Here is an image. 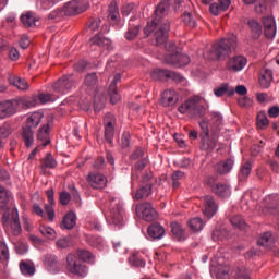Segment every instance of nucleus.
<instances>
[{"instance_id":"0e129e2a","label":"nucleus","mask_w":279,"mask_h":279,"mask_svg":"<svg viewBox=\"0 0 279 279\" xmlns=\"http://www.w3.org/2000/svg\"><path fill=\"white\" fill-rule=\"evenodd\" d=\"M71 202V194L69 192H60L59 194V203L62 206H68V204Z\"/></svg>"},{"instance_id":"de8ad7c7","label":"nucleus","mask_w":279,"mask_h":279,"mask_svg":"<svg viewBox=\"0 0 279 279\" xmlns=\"http://www.w3.org/2000/svg\"><path fill=\"white\" fill-rule=\"evenodd\" d=\"M187 226L193 232H199L204 228V220L199 217L192 218L189 220Z\"/></svg>"},{"instance_id":"8fccbe9b","label":"nucleus","mask_w":279,"mask_h":279,"mask_svg":"<svg viewBox=\"0 0 279 279\" xmlns=\"http://www.w3.org/2000/svg\"><path fill=\"white\" fill-rule=\"evenodd\" d=\"M65 13H64V9H56L52 12L49 13L48 19L49 21H53L54 23H58V21H62V19H64Z\"/></svg>"},{"instance_id":"393cba45","label":"nucleus","mask_w":279,"mask_h":279,"mask_svg":"<svg viewBox=\"0 0 279 279\" xmlns=\"http://www.w3.org/2000/svg\"><path fill=\"white\" fill-rule=\"evenodd\" d=\"M106 107V89H101L100 93L96 92L94 96V110L95 112H101Z\"/></svg>"},{"instance_id":"3c124183","label":"nucleus","mask_w":279,"mask_h":279,"mask_svg":"<svg viewBox=\"0 0 279 279\" xmlns=\"http://www.w3.org/2000/svg\"><path fill=\"white\" fill-rule=\"evenodd\" d=\"M172 189H180V180H184V172L177 170L171 175Z\"/></svg>"},{"instance_id":"f3484780","label":"nucleus","mask_w":279,"mask_h":279,"mask_svg":"<svg viewBox=\"0 0 279 279\" xmlns=\"http://www.w3.org/2000/svg\"><path fill=\"white\" fill-rule=\"evenodd\" d=\"M247 65V59L243 56H235L231 58L227 64L229 71H243L245 66Z\"/></svg>"},{"instance_id":"2f4dec72","label":"nucleus","mask_w":279,"mask_h":279,"mask_svg":"<svg viewBox=\"0 0 279 279\" xmlns=\"http://www.w3.org/2000/svg\"><path fill=\"white\" fill-rule=\"evenodd\" d=\"M148 235L150 239H162L165 236V228L160 223L155 222L148 227Z\"/></svg>"},{"instance_id":"052dcab7","label":"nucleus","mask_w":279,"mask_h":279,"mask_svg":"<svg viewBox=\"0 0 279 279\" xmlns=\"http://www.w3.org/2000/svg\"><path fill=\"white\" fill-rule=\"evenodd\" d=\"M58 98L57 94H39L38 95V99L39 101H41V104H49V101H56V99Z\"/></svg>"},{"instance_id":"ea45409f","label":"nucleus","mask_w":279,"mask_h":279,"mask_svg":"<svg viewBox=\"0 0 279 279\" xmlns=\"http://www.w3.org/2000/svg\"><path fill=\"white\" fill-rule=\"evenodd\" d=\"M250 173H252V162L246 161L240 169L239 181L244 182V180H247V178H250Z\"/></svg>"},{"instance_id":"a211bd4d","label":"nucleus","mask_w":279,"mask_h":279,"mask_svg":"<svg viewBox=\"0 0 279 279\" xmlns=\"http://www.w3.org/2000/svg\"><path fill=\"white\" fill-rule=\"evenodd\" d=\"M217 203L215 202V198L213 196H205L204 197V215L205 217H208V219H211V217H215L217 210H218Z\"/></svg>"},{"instance_id":"c03bdc74","label":"nucleus","mask_w":279,"mask_h":279,"mask_svg":"<svg viewBox=\"0 0 279 279\" xmlns=\"http://www.w3.org/2000/svg\"><path fill=\"white\" fill-rule=\"evenodd\" d=\"M182 21L187 27H197V20L195 15L191 12H184L182 15Z\"/></svg>"},{"instance_id":"5fc2aeb1","label":"nucleus","mask_w":279,"mask_h":279,"mask_svg":"<svg viewBox=\"0 0 279 279\" xmlns=\"http://www.w3.org/2000/svg\"><path fill=\"white\" fill-rule=\"evenodd\" d=\"M0 260L1 263H8L10 260V251L5 242H0Z\"/></svg>"},{"instance_id":"a18cd8bd","label":"nucleus","mask_w":279,"mask_h":279,"mask_svg":"<svg viewBox=\"0 0 279 279\" xmlns=\"http://www.w3.org/2000/svg\"><path fill=\"white\" fill-rule=\"evenodd\" d=\"M129 263L132 267H145V259L138 254L134 253L129 257Z\"/></svg>"},{"instance_id":"473e14b6","label":"nucleus","mask_w":279,"mask_h":279,"mask_svg":"<svg viewBox=\"0 0 279 279\" xmlns=\"http://www.w3.org/2000/svg\"><path fill=\"white\" fill-rule=\"evenodd\" d=\"M228 8H230V0H218V3H213L210 5V12L217 16L219 12H226Z\"/></svg>"},{"instance_id":"c9c22d12","label":"nucleus","mask_w":279,"mask_h":279,"mask_svg":"<svg viewBox=\"0 0 279 279\" xmlns=\"http://www.w3.org/2000/svg\"><path fill=\"white\" fill-rule=\"evenodd\" d=\"M272 80L274 74L271 73V70H264L260 73L259 86H262V88H267L268 86H271Z\"/></svg>"},{"instance_id":"5701e85b","label":"nucleus","mask_w":279,"mask_h":279,"mask_svg":"<svg viewBox=\"0 0 279 279\" xmlns=\"http://www.w3.org/2000/svg\"><path fill=\"white\" fill-rule=\"evenodd\" d=\"M44 265L50 274H58L60 271V263H58L56 255H46Z\"/></svg>"},{"instance_id":"6ab92c4d","label":"nucleus","mask_w":279,"mask_h":279,"mask_svg":"<svg viewBox=\"0 0 279 279\" xmlns=\"http://www.w3.org/2000/svg\"><path fill=\"white\" fill-rule=\"evenodd\" d=\"M211 191L217 197H221L222 199L232 195V189H230L228 183H216L211 186Z\"/></svg>"},{"instance_id":"aec40b11","label":"nucleus","mask_w":279,"mask_h":279,"mask_svg":"<svg viewBox=\"0 0 279 279\" xmlns=\"http://www.w3.org/2000/svg\"><path fill=\"white\" fill-rule=\"evenodd\" d=\"M175 101H178V94L173 89H167L161 94L160 104L165 108H169V106H174Z\"/></svg>"},{"instance_id":"864d4df0","label":"nucleus","mask_w":279,"mask_h":279,"mask_svg":"<svg viewBox=\"0 0 279 279\" xmlns=\"http://www.w3.org/2000/svg\"><path fill=\"white\" fill-rule=\"evenodd\" d=\"M181 53L178 52V50H175L174 52H169L166 56V62L167 64H172V66H178V62H179V58H180Z\"/></svg>"},{"instance_id":"f8f14e48","label":"nucleus","mask_w":279,"mask_h":279,"mask_svg":"<svg viewBox=\"0 0 279 279\" xmlns=\"http://www.w3.org/2000/svg\"><path fill=\"white\" fill-rule=\"evenodd\" d=\"M117 123V119L112 113H108L104 119L105 124V140L107 143L112 145V141L114 140V125Z\"/></svg>"},{"instance_id":"4c0bfd02","label":"nucleus","mask_w":279,"mask_h":279,"mask_svg":"<svg viewBox=\"0 0 279 279\" xmlns=\"http://www.w3.org/2000/svg\"><path fill=\"white\" fill-rule=\"evenodd\" d=\"M20 270L22 271L23 276H34V274H36V266H34V263L21 262Z\"/></svg>"},{"instance_id":"49530a36","label":"nucleus","mask_w":279,"mask_h":279,"mask_svg":"<svg viewBox=\"0 0 279 279\" xmlns=\"http://www.w3.org/2000/svg\"><path fill=\"white\" fill-rule=\"evenodd\" d=\"M58 167V162L53 158V156L48 153L43 160L41 169H56Z\"/></svg>"},{"instance_id":"20e7f679","label":"nucleus","mask_w":279,"mask_h":279,"mask_svg":"<svg viewBox=\"0 0 279 279\" xmlns=\"http://www.w3.org/2000/svg\"><path fill=\"white\" fill-rule=\"evenodd\" d=\"M43 121V113L34 112L26 119V126L22 129V141L25 147L34 145V128H38Z\"/></svg>"},{"instance_id":"f03ea898","label":"nucleus","mask_w":279,"mask_h":279,"mask_svg":"<svg viewBox=\"0 0 279 279\" xmlns=\"http://www.w3.org/2000/svg\"><path fill=\"white\" fill-rule=\"evenodd\" d=\"M234 49H236V35L229 34L211 46L209 56H206V58L208 60H221V58L230 56Z\"/></svg>"},{"instance_id":"f257e3e1","label":"nucleus","mask_w":279,"mask_h":279,"mask_svg":"<svg viewBox=\"0 0 279 279\" xmlns=\"http://www.w3.org/2000/svg\"><path fill=\"white\" fill-rule=\"evenodd\" d=\"M170 8V0H161L155 8L151 22H148L144 28L145 36H149L155 32L156 45H165L167 38H169L171 23L167 19V14H169Z\"/></svg>"},{"instance_id":"774afa93","label":"nucleus","mask_w":279,"mask_h":279,"mask_svg":"<svg viewBox=\"0 0 279 279\" xmlns=\"http://www.w3.org/2000/svg\"><path fill=\"white\" fill-rule=\"evenodd\" d=\"M228 93V84L223 83L220 87L214 89L216 97H223Z\"/></svg>"},{"instance_id":"dca6fc26","label":"nucleus","mask_w":279,"mask_h":279,"mask_svg":"<svg viewBox=\"0 0 279 279\" xmlns=\"http://www.w3.org/2000/svg\"><path fill=\"white\" fill-rule=\"evenodd\" d=\"M264 34L266 38L271 39L276 37V20L274 16L263 17Z\"/></svg>"},{"instance_id":"9d476101","label":"nucleus","mask_w":279,"mask_h":279,"mask_svg":"<svg viewBox=\"0 0 279 279\" xmlns=\"http://www.w3.org/2000/svg\"><path fill=\"white\" fill-rule=\"evenodd\" d=\"M201 149L202 151H214L219 143V133L217 132H206L201 133Z\"/></svg>"},{"instance_id":"6e6552de","label":"nucleus","mask_w":279,"mask_h":279,"mask_svg":"<svg viewBox=\"0 0 279 279\" xmlns=\"http://www.w3.org/2000/svg\"><path fill=\"white\" fill-rule=\"evenodd\" d=\"M66 269L70 274L74 276H86L88 274V268L86 265L82 264V260L75 254H69L66 257Z\"/></svg>"},{"instance_id":"338daca9","label":"nucleus","mask_w":279,"mask_h":279,"mask_svg":"<svg viewBox=\"0 0 279 279\" xmlns=\"http://www.w3.org/2000/svg\"><path fill=\"white\" fill-rule=\"evenodd\" d=\"M234 279H250V272L244 268H238L235 270Z\"/></svg>"},{"instance_id":"7c9ffc66","label":"nucleus","mask_w":279,"mask_h":279,"mask_svg":"<svg viewBox=\"0 0 279 279\" xmlns=\"http://www.w3.org/2000/svg\"><path fill=\"white\" fill-rule=\"evenodd\" d=\"M37 141H39L41 147H47L49 143H51V140L49 138V126L48 124L44 125L38 130L37 133Z\"/></svg>"},{"instance_id":"bf43d9fd","label":"nucleus","mask_w":279,"mask_h":279,"mask_svg":"<svg viewBox=\"0 0 279 279\" xmlns=\"http://www.w3.org/2000/svg\"><path fill=\"white\" fill-rule=\"evenodd\" d=\"M58 1L60 0H39L37 2V8H40V10H49V8H53Z\"/></svg>"},{"instance_id":"4468645a","label":"nucleus","mask_w":279,"mask_h":279,"mask_svg":"<svg viewBox=\"0 0 279 279\" xmlns=\"http://www.w3.org/2000/svg\"><path fill=\"white\" fill-rule=\"evenodd\" d=\"M148 162L149 161L147 160V158H142L141 160H138L131 170V180H138L141 175L143 179V175H145L146 173H151V171L149 170L145 171V167H147Z\"/></svg>"},{"instance_id":"680f3d73","label":"nucleus","mask_w":279,"mask_h":279,"mask_svg":"<svg viewBox=\"0 0 279 279\" xmlns=\"http://www.w3.org/2000/svg\"><path fill=\"white\" fill-rule=\"evenodd\" d=\"M39 232H41L46 239H54L56 236V230H53L51 227H41Z\"/></svg>"},{"instance_id":"c85d7f7f","label":"nucleus","mask_w":279,"mask_h":279,"mask_svg":"<svg viewBox=\"0 0 279 279\" xmlns=\"http://www.w3.org/2000/svg\"><path fill=\"white\" fill-rule=\"evenodd\" d=\"M232 167H234V161L232 159H227L217 163L215 166V171H217L220 175H226L229 171H232Z\"/></svg>"},{"instance_id":"603ef678","label":"nucleus","mask_w":279,"mask_h":279,"mask_svg":"<svg viewBox=\"0 0 279 279\" xmlns=\"http://www.w3.org/2000/svg\"><path fill=\"white\" fill-rule=\"evenodd\" d=\"M98 80L97 73H89L85 76L84 85L87 86V88H93L97 86Z\"/></svg>"},{"instance_id":"72a5a7b5","label":"nucleus","mask_w":279,"mask_h":279,"mask_svg":"<svg viewBox=\"0 0 279 279\" xmlns=\"http://www.w3.org/2000/svg\"><path fill=\"white\" fill-rule=\"evenodd\" d=\"M37 21L38 17L36 16V13L33 12H26L21 16V22L23 23L24 27H36Z\"/></svg>"},{"instance_id":"39448f33","label":"nucleus","mask_w":279,"mask_h":279,"mask_svg":"<svg viewBox=\"0 0 279 279\" xmlns=\"http://www.w3.org/2000/svg\"><path fill=\"white\" fill-rule=\"evenodd\" d=\"M178 111L181 114H189L190 117H204L206 114V107L199 104V97H194L187 99L184 104H182Z\"/></svg>"},{"instance_id":"37998d69","label":"nucleus","mask_w":279,"mask_h":279,"mask_svg":"<svg viewBox=\"0 0 279 279\" xmlns=\"http://www.w3.org/2000/svg\"><path fill=\"white\" fill-rule=\"evenodd\" d=\"M169 70L155 69L150 73L153 80H157L159 82H165V80H169Z\"/></svg>"},{"instance_id":"2eb2a0df","label":"nucleus","mask_w":279,"mask_h":279,"mask_svg":"<svg viewBox=\"0 0 279 279\" xmlns=\"http://www.w3.org/2000/svg\"><path fill=\"white\" fill-rule=\"evenodd\" d=\"M87 180L92 189H106V184H108V180L101 173H89Z\"/></svg>"},{"instance_id":"412c9836","label":"nucleus","mask_w":279,"mask_h":279,"mask_svg":"<svg viewBox=\"0 0 279 279\" xmlns=\"http://www.w3.org/2000/svg\"><path fill=\"white\" fill-rule=\"evenodd\" d=\"M119 82H121V74H116L109 86V97L111 104H117L121 99V95H119V92H117V84H119Z\"/></svg>"},{"instance_id":"7ed1b4c3","label":"nucleus","mask_w":279,"mask_h":279,"mask_svg":"<svg viewBox=\"0 0 279 279\" xmlns=\"http://www.w3.org/2000/svg\"><path fill=\"white\" fill-rule=\"evenodd\" d=\"M111 208L106 216L108 223H112L117 228H123L125 226V209H123V201L119 197L110 196Z\"/></svg>"},{"instance_id":"f704fd0d","label":"nucleus","mask_w":279,"mask_h":279,"mask_svg":"<svg viewBox=\"0 0 279 279\" xmlns=\"http://www.w3.org/2000/svg\"><path fill=\"white\" fill-rule=\"evenodd\" d=\"M170 228H171V232H172L174 239H177V241H184V239H186V231H184V229H182V226H180V223L172 222L170 225Z\"/></svg>"},{"instance_id":"a878e982","label":"nucleus","mask_w":279,"mask_h":279,"mask_svg":"<svg viewBox=\"0 0 279 279\" xmlns=\"http://www.w3.org/2000/svg\"><path fill=\"white\" fill-rule=\"evenodd\" d=\"M47 197L49 205H45V210L49 221H53V218L56 217V211H53V207H51L56 205V199H53V189L47 191Z\"/></svg>"},{"instance_id":"e2e57ef3","label":"nucleus","mask_w":279,"mask_h":279,"mask_svg":"<svg viewBox=\"0 0 279 279\" xmlns=\"http://www.w3.org/2000/svg\"><path fill=\"white\" fill-rule=\"evenodd\" d=\"M226 230L225 229H216L213 232L211 239L213 241H222V239H226Z\"/></svg>"},{"instance_id":"6e6d98bb","label":"nucleus","mask_w":279,"mask_h":279,"mask_svg":"<svg viewBox=\"0 0 279 279\" xmlns=\"http://www.w3.org/2000/svg\"><path fill=\"white\" fill-rule=\"evenodd\" d=\"M77 256L84 263H94V260H95L94 257H93V254L89 253L86 250H78L77 251Z\"/></svg>"},{"instance_id":"69168bd1","label":"nucleus","mask_w":279,"mask_h":279,"mask_svg":"<svg viewBox=\"0 0 279 279\" xmlns=\"http://www.w3.org/2000/svg\"><path fill=\"white\" fill-rule=\"evenodd\" d=\"M217 279H230V268H219L217 271Z\"/></svg>"},{"instance_id":"9b49d317","label":"nucleus","mask_w":279,"mask_h":279,"mask_svg":"<svg viewBox=\"0 0 279 279\" xmlns=\"http://www.w3.org/2000/svg\"><path fill=\"white\" fill-rule=\"evenodd\" d=\"M136 213L137 215H141L142 219L144 221H154L156 217H158V213L156 209L151 206L150 203H142L136 206Z\"/></svg>"},{"instance_id":"1a4fd4ad","label":"nucleus","mask_w":279,"mask_h":279,"mask_svg":"<svg viewBox=\"0 0 279 279\" xmlns=\"http://www.w3.org/2000/svg\"><path fill=\"white\" fill-rule=\"evenodd\" d=\"M88 10L87 0H72L63 7L65 16H75V14H82Z\"/></svg>"},{"instance_id":"0eeeda50","label":"nucleus","mask_w":279,"mask_h":279,"mask_svg":"<svg viewBox=\"0 0 279 279\" xmlns=\"http://www.w3.org/2000/svg\"><path fill=\"white\" fill-rule=\"evenodd\" d=\"M76 84L77 81H75L73 75L63 76L52 85V90L54 94L58 95V97H60V95H64L66 93H70V90H73Z\"/></svg>"},{"instance_id":"bb28decb","label":"nucleus","mask_w":279,"mask_h":279,"mask_svg":"<svg viewBox=\"0 0 279 279\" xmlns=\"http://www.w3.org/2000/svg\"><path fill=\"white\" fill-rule=\"evenodd\" d=\"M9 84H11V86H14L15 88H17V90H28L29 89V83H27L25 81V78H21L13 74L9 75Z\"/></svg>"},{"instance_id":"79ce46f5","label":"nucleus","mask_w":279,"mask_h":279,"mask_svg":"<svg viewBox=\"0 0 279 279\" xmlns=\"http://www.w3.org/2000/svg\"><path fill=\"white\" fill-rule=\"evenodd\" d=\"M11 230L14 236H19V234H21V222L19 221V211L16 209L13 211Z\"/></svg>"},{"instance_id":"e433bc0d","label":"nucleus","mask_w":279,"mask_h":279,"mask_svg":"<svg viewBox=\"0 0 279 279\" xmlns=\"http://www.w3.org/2000/svg\"><path fill=\"white\" fill-rule=\"evenodd\" d=\"M10 197H12V194L5 190V187L0 185V210H5V208H8Z\"/></svg>"},{"instance_id":"4be33fe9","label":"nucleus","mask_w":279,"mask_h":279,"mask_svg":"<svg viewBox=\"0 0 279 279\" xmlns=\"http://www.w3.org/2000/svg\"><path fill=\"white\" fill-rule=\"evenodd\" d=\"M89 47H104L105 49H112V41L106 37H101V35H96L95 37L89 39Z\"/></svg>"},{"instance_id":"13d9d810","label":"nucleus","mask_w":279,"mask_h":279,"mask_svg":"<svg viewBox=\"0 0 279 279\" xmlns=\"http://www.w3.org/2000/svg\"><path fill=\"white\" fill-rule=\"evenodd\" d=\"M231 223L234 226V228H239V230H245L246 223L241 216H234L230 219Z\"/></svg>"},{"instance_id":"58836bf2","label":"nucleus","mask_w":279,"mask_h":279,"mask_svg":"<svg viewBox=\"0 0 279 279\" xmlns=\"http://www.w3.org/2000/svg\"><path fill=\"white\" fill-rule=\"evenodd\" d=\"M248 26L253 34V38H255V39L260 38V34H263V26L260 25V23H258V21H256V20H250Z\"/></svg>"},{"instance_id":"4d7b16f0","label":"nucleus","mask_w":279,"mask_h":279,"mask_svg":"<svg viewBox=\"0 0 279 279\" xmlns=\"http://www.w3.org/2000/svg\"><path fill=\"white\" fill-rule=\"evenodd\" d=\"M269 125V120L267 119V114L265 112H259L257 114V128L260 130H264V128H267Z\"/></svg>"},{"instance_id":"c756f323","label":"nucleus","mask_w":279,"mask_h":279,"mask_svg":"<svg viewBox=\"0 0 279 279\" xmlns=\"http://www.w3.org/2000/svg\"><path fill=\"white\" fill-rule=\"evenodd\" d=\"M76 221L77 216L75 215V213L69 211L62 220L61 228H63L64 230H73V228H75Z\"/></svg>"},{"instance_id":"09e8293b","label":"nucleus","mask_w":279,"mask_h":279,"mask_svg":"<svg viewBox=\"0 0 279 279\" xmlns=\"http://www.w3.org/2000/svg\"><path fill=\"white\" fill-rule=\"evenodd\" d=\"M108 21H111V23L119 21V7H117V2H111L109 5Z\"/></svg>"},{"instance_id":"b1692460","label":"nucleus","mask_w":279,"mask_h":279,"mask_svg":"<svg viewBox=\"0 0 279 279\" xmlns=\"http://www.w3.org/2000/svg\"><path fill=\"white\" fill-rule=\"evenodd\" d=\"M210 114L211 132H216V134H219V132H221V129L223 128V116H221V113L217 111H214Z\"/></svg>"},{"instance_id":"cd10ccee","label":"nucleus","mask_w":279,"mask_h":279,"mask_svg":"<svg viewBox=\"0 0 279 279\" xmlns=\"http://www.w3.org/2000/svg\"><path fill=\"white\" fill-rule=\"evenodd\" d=\"M134 21H136V17H131L129 21V28L125 33L126 40H134L141 32V25L134 24Z\"/></svg>"},{"instance_id":"423d86ee","label":"nucleus","mask_w":279,"mask_h":279,"mask_svg":"<svg viewBox=\"0 0 279 279\" xmlns=\"http://www.w3.org/2000/svg\"><path fill=\"white\" fill-rule=\"evenodd\" d=\"M142 186L136 191L135 195L133 196L134 199H145L146 197H149L151 194V189L154 184H156V178H154V174L151 172H146L142 180Z\"/></svg>"},{"instance_id":"a19ab883","label":"nucleus","mask_w":279,"mask_h":279,"mask_svg":"<svg viewBox=\"0 0 279 279\" xmlns=\"http://www.w3.org/2000/svg\"><path fill=\"white\" fill-rule=\"evenodd\" d=\"M274 234L271 232H266L262 234V236L258 239L257 244L260 245L262 247H269V245H274Z\"/></svg>"},{"instance_id":"ddd939ff","label":"nucleus","mask_w":279,"mask_h":279,"mask_svg":"<svg viewBox=\"0 0 279 279\" xmlns=\"http://www.w3.org/2000/svg\"><path fill=\"white\" fill-rule=\"evenodd\" d=\"M19 108V100H5L0 102V119H8L16 114Z\"/></svg>"}]
</instances>
